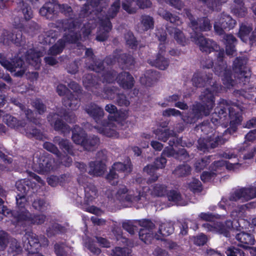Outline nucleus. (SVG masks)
Returning <instances> with one entry per match:
<instances>
[{"instance_id": "15", "label": "nucleus", "mask_w": 256, "mask_h": 256, "mask_svg": "<svg viewBox=\"0 0 256 256\" xmlns=\"http://www.w3.org/2000/svg\"><path fill=\"white\" fill-rule=\"evenodd\" d=\"M209 115L202 110V106L200 104H193L190 111H189L185 116H182L184 122L188 124L196 123L199 119L204 116Z\"/></svg>"}, {"instance_id": "51", "label": "nucleus", "mask_w": 256, "mask_h": 256, "mask_svg": "<svg viewBox=\"0 0 256 256\" xmlns=\"http://www.w3.org/2000/svg\"><path fill=\"white\" fill-rule=\"evenodd\" d=\"M169 62L168 59L165 58L160 54H158L156 58L153 62L152 65L158 68L164 70L168 66Z\"/></svg>"}, {"instance_id": "11", "label": "nucleus", "mask_w": 256, "mask_h": 256, "mask_svg": "<svg viewBox=\"0 0 256 256\" xmlns=\"http://www.w3.org/2000/svg\"><path fill=\"white\" fill-rule=\"evenodd\" d=\"M236 24V21L230 15L224 13L220 14L216 20L214 24V32L218 35L224 34V30L232 29Z\"/></svg>"}, {"instance_id": "12", "label": "nucleus", "mask_w": 256, "mask_h": 256, "mask_svg": "<svg viewBox=\"0 0 256 256\" xmlns=\"http://www.w3.org/2000/svg\"><path fill=\"white\" fill-rule=\"evenodd\" d=\"M212 88H206L202 92L200 96V100L202 102H197L196 104H200L202 106V110L210 114V112L214 106V91L216 90V86L214 83L210 84Z\"/></svg>"}, {"instance_id": "59", "label": "nucleus", "mask_w": 256, "mask_h": 256, "mask_svg": "<svg viewBox=\"0 0 256 256\" xmlns=\"http://www.w3.org/2000/svg\"><path fill=\"white\" fill-rule=\"evenodd\" d=\"M168 200L176 204L180 205L182 204V198L180 192L175 190H172L167 193Z\"/></svg>"}, {"instance_id": "52", "label": "nucleus", "mask_w": 256, "mask_h": 256, "mask_svg": "<svg viewBox=\"0 0 256 256\" xmlns=\"http://www.w3.org/2000/svg\"><path fill=\"white\" fill-rule=\"evenodd\" d=\"M26 135L28 138H35L38 140H42L43 138V134L41 131L34 126L29 124L26 128Z\"/></svg>"}, {"instance_id": "16", "label": "nucleus", "mask_w": 256, "mask_h": 256, "mask_svg": "<svg viewBox=\"0 0 256 256\" xmlns=\"http://www.w3.org/2000/svg\"><path fill=\"white\" fill-rule=\"evenodd\" d=\"M256 198V187L242 188L235 190L230 196V201H237L240 199L248 200Z\"/></svg>"}, {"instance_id": "42", "label": "nucleus", "mask_w": 256, "mask_h": 256, "mask_svg": "<svg viewBox=\"0 0 256 256\" xmlns=\"http://www.w3.org/2000/svg\"><path fill=\"white\" fill-rule=\"evenodd\" d=\"M100 144L99 138L95 135L89 136H88L84 144V148L87 150H93L97 148Z\"/></svg>"}, {"instance_id": "29", "label": "nucleus", "mask_w": 256, "mask_h": 256, "mask_svg": "<svg viewBox=\"0 0 256 256\" xmlns=\"http://www.w3.org/2000/svg\"><path fill=\"white\" fill-rule=\"evenodd\" d=\"M236 238L241 243L240 246L244 248H250L249 245H253L255 242L252 234L244 232L236 234Z\"/></svg>"}, {"instance_id": "19", "label": "nucleus", "mask_w": 256, "mask_h": 256, "mask_svg": "<svg viewBox=\"0 0 256 256\" xmlns=\"http://www.w3.org/2000/svg\"><path fill=\"white\" fill-rule=\"evenodd\" d=\"M202 226L208 230L216 232L223 234L226 237H228L230 233L228 230L232 228V222L230 220H226V226L218 222L214 223L213 224L206 222L202 224Z\"/></svg>"}, {"instance_id": "35", "label": "nucleus", "mask_w": 256, "mask_h": 256, "mask_svg": "<svg viewBox=\"0 0 256 256\" xmlns=\"http://www.w3.org/2000/svg\"><path fill=\"white\" fill-rule=\"evenodd\" d=\"M100 123L102 124V126L98 130L100 133L108 137H112L116 135L115 125L112 122L104 120Z\"/></svg>"}, {"instance_id": "34", "label": "nucleus", "mask_w": 256, "mask_h": 256, "mask_svg": "<svg viewBox=\"0 0 256 256\" xmlns=\"http://www.w3.org/2000/svg\"><path fill=\"white\" fill-rule=\"evenodd\" d=\"M116 54H114L113 56H108L106 58L103 62L97 61L94 62V64L89 66V68L92 70L95 71L96 72H100L104 70V64L110 66L114 64L116 58L115 56Z\"/></svg>"}, {"instance_id": "8", "label": "nucleus", "mask_w": 256, "mask_h": 256, "mask_svg": "<svg viewBox=\"0 0 256 256\" xmlns=\"http://www.w3.org/2000/svg\"><path fill=\"white\" fill-rule=\"evenodd\" d=\"M0 42L6 46L13 43L18 46H22L24 50H26L25 38L22 31L18 30L12 31L3 30L0 36Z\"/></svg>"}, {"instance_id": "1", "label": "nucleus", "mask_w": 256, "mask_h": 256, "mask_svg": "<svg viewBox=\"0 0 256 256\" xmlns=\"http://www.w3.org/2000/svg\"><path fill=\"white\" fill-rule=\"evenodd\" d=\"M60 24L64 32V36L49 49V55L56 56L60 54L66 42L76 43L80 40H86L90 34L92 27L88 22L80 28L82 22L76 21L72 18L61 20Z\"/></svg>"}, {"instance_id": "56", "label": "nucleus", "mask_w": 256, "mask_h": 256, "mask_svg": "<svg viewBox=\"0 0 256 256\" xmlns=\"http://www.w3.org/2000/svg\"><path fill=\"white\" fill-rule=\"evenodd\" d=\"M66 228L58 224H54L46 230V234L48 237H52L59 232H65Z\"/></svg>"}, {"instance_id": "30", "label": "nucleus", "mask_w": 256, "mask_h": 256, "mask_svg": "<svg viewBox=\"0 0 256 256\" xmlns=\"http://www.w3.org/2000/svg\"><path fill=\"white\" fill-rule=\"evenodd\" d=\"M212 74L204 76L200 74H194L192 81L194 86L200 88L204 86L206 84H214V82H212Z\"/></svg>"}, {"instance_id": "48", "label": "nucleus", "mask_w": 256, "mask_h": 256, "mask_svg": "<svg viewBox=\"0 0 256 256\" xmlns=\"http://www.w3.org/2000/svg\"><path fill=\"white\" fill-rule=\"evenodd\" d=\"M30 182L27 179L20 180L16 183V186L21 192L20 194H26L30 188Z\"/></svg>"}, {"instance_id": "61", "label": "nucleus", "mask_w": 256, "mask_h": 256, "mask_svg": "<svg viewBox=\"0 0 256 256\" xmlns=\"http://www.w3.org/2000/svg\"><path fill=\"white\" fill-rule=\"evenodd\" d=\"M210 156L198 160L194 164L196 170L200 172L204 168L210 163Z\"/></svg>"}, {"instance_id": "31", "label": "nucleus", "mask_w": 256, "mask_h": 256, "mask_svg": "<svg viewBox=\"0 0 256 256\" xmlns=\"http://www.w3.org/2000/svg\"><path fill=\"white\" fill-rule=\"evenodd\" d=\"M64 105L72 110H76L80 106V101L78 96L72 92L66 94L63 98Z\"/></svg>"}, {"instance_id": "60", "label": "nucleus", "mask_w": 256, "mask_h": 256, "mask_svg": "<svg viewBox=\"0 0 256 256\" xmlns=\"http://www.w3.org/2000/svg\"><path fill=\"white\" fill-rule=\"evenodd\" d=\"M252 30V28L245 24H242L238 32L239 37L244 42H246L249 34Z\"/></svg>"}, {"instance_id": "50", "label": "nucleus", "mask_w": 256, "mask_h": 256, "mask_svg": "<svg viewBox=\"0 0 256 256\" xmlns=\"http://www.w3.org/2000/svg\"><path fill=\"white\" fill-rule=\"evenodd\" d=\"M156 170L154 164H148L144 168V172L151 176L148 180V182L152 183L157 180L159 176L155 173Z\"/></svg>"}, {"instance_id": "6", "label": "nucleus", "mask_w": 256, "mask_h": 256, "mask_svg": "<svg viewBox=\"0 0 256 256\" xmlns=\"http://www.w3.org/2000/svg\"><path fill=\"white\" fill-rule=\"evenodd\" d=\"M224 56V50H220L216 54L218 64H216L214 68L216 74L220 76L224 84L228 88L236 84L235 80L232 78L231 71L226 68V64L223 62Z\"/></svg>"}, {"instance_id": "62", "label": "nucleus", "mask_w": 256, "mask_h": 256, "mask_svg": "<svg viewBox=\"0 0 256 256\" xmlns=\"http://www.w3.org/2000/svg\"><path fill=\"white\" fill-rule=\"evenodd\" d=\"M32 206L36 210L44 212L47 209L48 204L44 200L37 198L33 202Z\"/></svg>"}, {"instance_id": "20", "label": "nucleus", "mask_w": 256, "mask_h": 256, "mask_svg": "<svg viewBox=\"0 0 256 256\" xmlns=\"http://www.w3.org/2000/svg\"><path fill=\"white\" fill-rule=\"evenodd\" d=\"M85 112L97 123L100 124L104 116V110L98 104L90 102L84 106Z\"/></svg>"}, {"instance_id": "39", "label": "nucleus", "mask_w": 256, "mask_h": 256, "mask_svg": "<svg viewBox=\"0 0 256 256\" xmlns=\"http://www.w3.org/2000/svg\"><path fill=\"white\" fill-rule=\"evenodd\" d=\"M72 140L74 142L78 144H82L86 140V134L84 130L78 126L76 125L72 130Z\"/></svg>"}, {"instance_id": "36", "label": "nucleus", "mask_w": 256, "mask_h": 256, "mask_svg": "<svg viewBox=\"0 0 256 256\" xmlns=\"http://www.w3.org/2000/svg\"><path fill=\"white\" fill-rule=\"evenodd\" d=\"M106 169L104 163L91 162L89 164L88 173L92 176H100L104 174Z\"/></svg>"}, {"instance_id": "14", "label": "nucleus", "mask_w": 256, "mask_h": 256, "mask_svg": "<svg viewBox=\"0 0 256 256\" xmlns=\"http://www.w3.org/2000/svg\"><path fill=\"white\" fill-rule=\"evenodd\" d=\"M132 168L130 164L129 163V160L127 161V164H123L120 162H116L110 170L106 178L111 184L115 185L118 183V172H130Z\"/></svg>"}, {"instance_id": "38", "label": "nucleus", "mask_w": 256, "mask_h": 256, "mask_svg": "<svg viewBox=\"0 0 256 256\" xmlns=\"http://www.w3.org/2000/svg\"><path fill=\"white\" fill-rule=\"evenodd\" d=\"M53 142L55 144H58L60 148L65 152L70 155H74V152L72 146L68 140L57 136L54 138Z\"/></svg>"}, {"instance_id": "32", "label": "nucleus", "mask_w": 256, "mask_h": 256, "mask_svg": "<svg viewBox=\"0 0 256 256\" xmlns=\"http://www.w3.org/2000/svg\"><path fill=\"white\" fill-rule=\"evenodd\" d=\"M168 122H165L164 124H161L162 128H158L154 130V133L156 134V137L158 140L166 142L169 137L173 134H176V132L174 130H170L168 129L164 128L166 126Z\"/></svg>"}, {"instance_id": "28", "label": "nucleus", "mask_w": 256, "mask_h": 256, "mask_svg": "<svg viewBox=\"0 0 256 256\" xmlns=\"http://www.w3.org/2000/svg\"><path fill=\"white\" fill-rule=\"evenodd\" d=\"M83 84L86 89L94 93H96L95 90L98 89L100 87V84L96 77L90 74L84 76Z\"/></svg>"}, {"instance_id": "17", "label": "nucleus", "mask_w": 256, "mask_h": 256, "mask_svg": "<svg viewBox=\"0 0 256 256\" xmlns=\"http://www.w3.org/2000/svg\"><path fill=\"white\" fill-rule=\"evenodd\" d=\"M212 27L211 20L207 16L197 18L192 22V25H190V28L194 32V34L209 32L212 30Z\"/></svg>"}, {"instance_id": "64", "label": "nucleus", "mask_w": 256, "mask_h": 256, "mask_svg": "<svg viewBox=\"0 0 256 256\" xmlns=\"http://www.w3.org/2000/svg\"><path fill=\"white\" fill-rule=\"evenodd\" d=\"M131 250L128 248L116 247L112 250V256H131Z\"/></svg>"}, {"instance_id": "18", "label": "nucleus", "mask_w": 256, "mask_h": 256, "mask_svg": "<svg viewBox=\"0 0 256 256\" xmlns=\"http://www.w3.org/2000/svg\"><path fill=\"white\" fill-rule=\"evenodd\" d=\"M59 116H60V112L58 113H50L48 116L47 119L55 130L60 132L62 134L69 132L70 126L59 118Z\"/></svg>"}, {"instance_id": "44", "label": "nucleus", "mask_w": 256, "mask_h": 256, "mask_svg": "<svg viewBox=\"0 0 256 256\" xmlns=\"http://www.w3.org/2000/svg\"><path fill=\"white\" fill-rule=\"evenodd\" d=\"M191 167L188 164H180L176 167L172 174L177 177L186 176L190 174Z\"/></svg>"}, {"instance_id": "53", "label": "nucleus", "mask_w": 256, "mask_h": 256, "mask_svg": "<svg viewBox=\"0 0 256 256\" xmlns=\"http://www.w3.org/2000/svg\"><path fill=\"white\" fill-rule=\"evenodd\" d=\"M122 8L128 14H134L137 10L136 0H124Z\"/></svg>"}, {"instance_id": "37", "label": "nucleus", "mask_w": 256, "mask_h": 256, "mask_svg": "<svg viewBox=\"0 0 256 256\" xmlns=\"http://www.w3.org/2000/svg\"><path fill=\"white\" fill-rule=\"evenodd\" d=\"M166 29L169 34L174 36V40L179 44L184 46L186 42V38L184 33L180 29L170 26H166Z\"/></svg>"}, {"instance_id": "3", "label": "nucleus", "mask_w": 256, "mask_h": 256, "mask_svg": "<svg viewBox=\"0 0 256 256\" xmlns=\"http://www.w3.org/2000/svg\"><path fill=\"white\" fill-rule=\"evenodd\" d=\"M242 110L243 107L240 104L235 102L230 104L223 100L212 114L210 121L216 126L218 124H224L227 120L230 118V122L232 121L238 124L242 120L241 112Z\"/></svg>"}, {"instance_id": "25", "label": "nucleus", "mask_w": 256, "mask_h": 256, "mask_svg": "<svg viewBox=\"0 0 256 256\" xmlns=\"http://www.w3.org/2000/svg\"><path fill=\"white\" fill-rule=\"evenodd\" d=\"M100 30L96 37V40L99 42H104L108 38V34L112 28V24L108 20L100 19Z\"/></svg>"}, {"instance_id": "33", "label": "nucleus", "mask_w": 256, "mask_h": 256, "mask_svg": "<svg viewBox=\"0 0 256 256\" xmlns=\"http://www.w3.org/2000/svg\"><path fill=\"white\" fill-rule=\"evenodd\" d=\"M223 42L226 45V54L229 56L234 55L236 52V38L231 34H224Z\"/></svg>"}, {"instance_id": "58", "label": "nucleus", "mask_w": 256, "mask_h": 256, "mask_svg": "<svg viewBox=\"0 0 256 256\" xmlns=\"http://www.w3.org/2000/svg\"><path fill=\"white\" fill-rule=\"evenodd\" d=\"M84 246L94 254L98 255L101 252V250L96 246L94 240L90 238H88L86 240Z\"/></svg>"}, {"instance_id": "46", "label": "nucleus", "mask_w": 256, "mask_h": 256, "mask_svg": "<svg viewBox=\"0 0 256 256\" xmlns=\"http://www.w3.org/2000/svg\"><path fill=\"white\" fill-rule=\"evenodd\" d=\"M58 35L59 32L50 30L41 36L40 37L43 38L41 42L44 44H52L55 42Z\"/></svg>"}, {"instance_id": "49", "label": "nucleus", "mask_w": 256, "mask_h": 256, "mask_svg": "<svg viewBox=\"0 0 256 256\" xmlns=\"http://www.w3.org/2000/svg\"><path fill=\"white\" fill-rule=\"evenodd\" d=\"M140 24L143 30L147 31L154 27V18L148 15H142L140 18Z\"/></svg>"}, {"instance_id": "23", "label": "nucleus", "mask_w": 256, "mask_h": 256, "mask_svg": "<svg viewBox=\"0 0 256 256\" xmlns=\"http://www.w3.org/2000/svg\"><path fill=\"white\" fill-rule=\"evenodd\" d=\"M16 202L18 210L12 212V216H14L17 224H20L21 220L20 215L24 212H28L25 208V206L27 202L26 194H18L16 196Z\"/></svg>"}, {"instance_id": "63", "label": "nucleus", "mask_w": 256, "mask_h": 256, "mask_svg": "<svg viewBox=\"0 0 256 256\" xmlns=\"http://www.w3.org/2000/svg\"><path fill=\"white\" fill-rule=\"evenodd\" d=\"M22 250V246L16 239L12 238L10 241L9 251L16 252L13 256H22L18 253Z\"/></svg>"}, {"instance_id": "21", "label": "nucleus", "mask_w": 256, "mask_h": 256, "mask_svg": "<svg viewBox=\"0 0 256 256\" xmlns=\"http://www.w3.org/2000/svg\"><path fill=\"white\" fill-rule=\"evenodd\" d=\"M20 216H21L20 223L18 224L22 226L26 223L36 225L42 224L44 222L46 218L44 214H32L29 212H24Z\"/></svg>"}, {"instance_id": "45", "label": "nucleus", "mask_w": 256, "mask_h": 256, "mask_svg": "<svg viewBox=\"0 0 256 256\" xmlns=\"http://www.w3.org/2000/svg\"><path fill=\"white\" fill-rule=\"evenodd\" d=\"M4 120L7 126L12 128H19L24 127L26 126L24 121L18 120L16 118L10 115H6L5 116Z\"/></svg>"}, {"instance_id": "22", "label": "nucleus", "mask_w": 256, "mask_h": 256, "mask_svg": "<svg viewBox=\"0 0 256 256\" xmlns=\"http://www.w3.org/2000/svg\"><path fill=\"white\" fill-rule=\"evenodd\" d=\"M116 196L118 200L122 202H138L140 199L139 192H136V194H134L131 192H128L126 186L124 185L119 186Z\"/></svg>"}, {"instance_id": "5", "label": "nucleus", "mask_w": 256, "mask_h": 256, "mask_svg": "<svg viewBox=\"0 0 256 256\" xmlns=\"http://www.w3.org/2000/svg\"><path fill=\"white\" fill-rule=\"evenodd\" d=\"M237 128L233 126L226 129L222 136H210L207 138H200L198 140V148L204 152H209L211 150L224 144L228 138H225L227 134H232L236 131Z\"/></svg>"}, {"instance_id": "43", "label": "nucleus", "mask_w": 256, "mask_h": 256, "mask_svg": "<svg viewBox=\"0 0 256 256\" xmlns=\"http://www.w3.org/2000/svg\"><path fill=\"white\" fill-rule=\"evenodd\" d=\"M84 202L86 204H88L96 196L98 191L94 184H90L84 188Z\"/></svg>"}, {"instance_id": "2", "label": "nucleus", "mask_w": 256, "mask_h": 256, "mask_svg": "<svg viewBox=\"0 0 256 256\" xmlns=\"http://www.w3.org/2000/svg\"><path fill=\"white\" fill-rule=\"evenodd\" d=\"M22 53L25 54L24 58L28 64L34 66L36 69H38L40 68L42 53L34 48H30L26 52H20L18 57L11 60L10 61L3 54H0V64L7 70L14 72V76L17 77L22 76L26 72L23 60L20 58V56H22Z\"/></svg>"}, {"instance_id": "13", "label": "nucleus", "mask_w": 256, "mask_h": 256, "mask_svg": "<svg viewBox=\"0 0 256 256\" xmlns=\"http://www.w3.org/2000/svg\"><path fill=\"white\" fill-rule=\"evenodd\" d=\"M139 225L142 227L139 231L140 238L146 244H150L154 236L155 224L150 220L144 219L139 220Z\"/></svg>"}, {"instance_id": "55", "label": "nucleus", "mask_w": 256, "mask_h": 256, "mask_svg": "<svg viewBox=\"0 0 256 256\" xmlns=\"http://www.w3.org/2000/svg\"><path fill=\"white\" fill-rule=\"evenodd\" d=\"M102 82H104L112 83L116 80L118 76L117 72L113 70H102Z\"/></svg>"}, {"instance_id": "9", "label": "nucleus", "mask_w": 256, "mask_h": 256, "mask_svg": "<svg viewBox=\"0 0 256 256\" xmlns=\"http://www.w3.org/2000/svg\"><path fill=\"white\" fill-rule=\"evenodd\" d=\"M191 38L203 52L209 54L212 52H216L218 54L221 50L216 42L212 39L206 38L202 34H192Z\"/></svg>"}, {"instance_id": "7", "label": "nucleus", "mask_w": 256, "mask_h": 256, "mask_svg": "<svg viewBox=\"0 0 256 256\" xmlns=\"http://www.w3.org/2000/svg\"><path fill=\"white\" fill-rule=\"evenodd\" d=\"M248 58L246 56H239L234 62V80L236 84H246L249 82L251 76L250 70L246 66Z\"/></svg>"}, {"instance_id": "4", "label": "nucleus", "mask_w": 256, "mask_h": 256, "mask_svg": "<svg viewBox=\"0 0 256 256\" xmlns=\"http://www.w3.org/2000/svg\"><path fill=\"white\" fill-rule=\"evenodd\" d=\"M40 14L42 16H44L48 20H52L58 12L64 14L66 16H69L70 18H72L76 21L81 22V18H85L90 14L89 6L85 4L80 13L79 19L72 17V10L70 6L66 4H60L56 0H52V2H48L42 7L40 10Z\"/></svg>"}, {"instance_id": "10", "label": "nucleus", "mask_w": 256, "mask_h": 256, "mask_svg": "<svg viewBox=\"0 0 256 256\" xmlns=\"http://www.w3.org/2000/svg\"><path fill=\"white\" fill-rule=\"evenodd\" d=\"M34 167L38 173L48 174L56 168L54 160L50 155H41L34 160Z\"/></svg>"}, {"instance_id": "47", "label": "nucleus", "mask_w": 256, "mask_h": 256, "mask_svg": "<svg viewBox=\"0 0 256 256\" xmlns=\"http://www.w3.org/2000/svg\"><path fill=\"white\" fill-rule=\"evenodd\" d=\"M138 224L139 225V220H124L122 222V227L130 234L133 235L138 230Z\"/></svg>"}, {"instance_id": "41", "label": "nucleus", "mask_w": 256, "mask_h": 256, "mask_svg": "<svg viewBox=\"0 0 256 256\" xmlns=\"http://www.w3.org/2000/svg\"><path fill=\"white\" fill-rule=\"evenodd\" d=\"M115 57L119 64L122 66V68H128L130 66L134 64V60L130 54L120 53L116 54Z\"/></svg>"}, {"instance_id": "24", "label": "nucleus", "mask_w": 256, "mask_h": 256, "mask_svg": "<svg viewBox=\"0 0 256 256\" xmlns=\"http://www.w3.org/2000/svg\"><path fill=\"white\" fill-rule=\"evenodd\" d=\"M116 81L120 86L125 90L132 88L134 85V79L128 72H123L118 74Z\"/></svg>"}, {"instance_id": "54", "label": "nucleus", "mask_w": 256, "mask_h": 256, "mask_svg": "<svg viewBox=\"0 0 256 256\" xmlns=\"http://www.w3.org/2000/svg\"><path fill=\"white\" fill-rule=\"evenodd\" d=\"M174 231L173 224L170 222L163 223L160 224L158 233L163 236H167Z\"/></svg>"}, {"instance_id": "26", "label": "nucleus", "mask_w": 256, "mask_h": 256, "mask_svg": "<svg viewBox=\"0 0 256 256\" xmlns=\"http://www.w3.org/2000/svg\"><path fill=\"white\" fill-rule=\"evenodd\" d=\"M18 8L21 11L25 20H28L33 17V12L30 3L34 4L38 0H19Z\"/></svg>"}, {"instance_id": "27", "label": "nucleus", "mask_w": 256, "mask_h": 256, "mask_svg": "<svg viewBox=\"0 0 256 256\" xmlns=\"http://www.w3.org/2000/svg\"><path fill=\"white\" fill-rule=\"evenodd\" d=\"M160 78L159 72L156 70H148L140 78V82L148 86H152Z\"/></svg>"}, {"instance_id": "40", "label": "nucleus", "mask_w": 256, "mask_h": 256, "mask_svg": "<svg viewBox=\"0 0 256 256\" xmlns=\"http://www.w3.org/2000/svg\"><path fill=\"white\" fill-rule=\"evenodd\" d=\"M120 8V0H116L110 6L107 12V14L104 16L102 18L98 17L99 20L100 19L108 20L110 21V19L114 18L116 16Z\"/></svg>"}, {"instance_id": "57", "label": "nucleus", "mask_w": 256, "mask_h": 256, "mask_svg": "<svg viewBox=\"0 0 256 256\" xmlns=\"http://www.w3.org/2000/svg\"><path fill=\"white\" fill-rule=\"evenodd\" d=\"M54 251L56 256H67V246L64 242H58L54 244Z\"/></svg>"}]
</instances>
